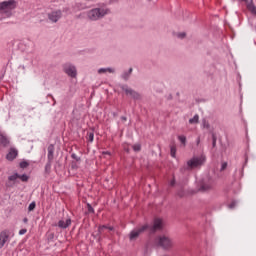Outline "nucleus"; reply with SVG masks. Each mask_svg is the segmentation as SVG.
I'll use <instances>...</instances> for the list:
<instances>
[{
	"mask_svg": "<svg viewBox=\"0 0 256 256\" xmlns=\"http://www.w3.org/2000/svg\"><path fill=\"white\" fill-rule=\"evenodd\" d=\"M180 195V197H183V194H179Z\"/></svg>",
	"mask_w": 256,
	"mask_h": 256,
	"instance_id": "44",
	"label": "nucleus"
},
{
	"mask_svg": "<svg viewBox=\"0 0 256 256\" xmlns=\"http://www.w3.org/2000/svg\"><path fill=\"white\" fill-rule=\"evenodd\" d=\"M110 10L107 8H93L89 10L86 15L90 21H99L103 19L105 15H109Z\"/></svg>",
	"mask_w": 256,
	"mask_h": 256,
	"instance_id": "2",
	"label": "nucleus"
},
{
	"mask_svg": "<svg viewBox=\"0 0 256 256\" xmlns=\"http://www.w3.org/2000/svg\"><path fill=\"white\" fill-rule=\"evenodd\" d=\"M19 155V150L17 148H10L8 153L6 154V159L7 161H15Z\"/></svg>",
	"mask_w": 256,
	"mask_h": 256,
	"instance_id": "12",
	"label": "nucleus"
},
{
	"mask_svg": "<svg viewBox=\"0 0 256 256\" xmlns=\"http://www.w3.org/2000/svg\"><path fill=\"white\" fill-rule=\"evenodd\" d=\"M147 229H149V224H144L143 226L132 230L129 234L130 241H135L136 239H138L139 235L145 233V231H147Z\"/></svg>",
	"mask_w": 256,
	"mask_h": 256,
	"instance_id": "6",
	"label": "nucleus"
},
{
	"mask_svg": "<svg viewBox=\"0 0 256 256\" xmlns=\"http://www.w3.org/2000/svg\"><path fill=\"white\" fill-rule=\"evenodd\" d=\"M200 143H201V137H198V138L196 139V145L199 146Z\"/></svg>",
	"mask_w": 256,
	"mask_h": 256,
	"instance_id": "38",
	"label": "nucleus"
},
{
	"mask_svg": "<svg viewBox=\"0 0 256 256\" xmlns=\"http://www.w3.org/2000/svg\"><path fill=\"white\" fill-rule=\"evenodd\" d=\"M148 229L151 233H155V231H161V229H163V220H161V218H155L153 226H149Z\"/></svg>",
	"mask_w": 256,
	"mask_h": 256,
	"instance_id": "10",
	"label": "nucleus"
},
{
	"mask_svg": "<svg viewBox=\"0 0 256 256\" xmlns=\"http://www.w3.org/2000/svg\"><path fill=\"white\" fill-rule=\"evenodd\" d=\"M63 71L68 75V77H71L72 79H75L77 77V67L71 63H66L63 65Z\"/></svg>",
	"mask_w": 256,
	"mask_h": 256,
	"instance_id": "7",
	"label": "nucleus"
},
{
	"mask_svg": "<svg viewBox=\"0 0 256 256\" xmlns=\"http://www.w3.org/2000/svg\"><path fill=\"white\" fill-rule=\"evenodd\" d=\"M235 205H237V202L233 201V202L229 205V208H230V209H234V208H235Z\"/></svg>",
	"mask_w": 256,
	"mask_h": 256,
	"instance_id": "35",
	"label": "nucleus"
},
{
	"mask_svg": "<svg viewBox=\"0 0 256 256\" xmlns=\"http://www.w3.org/2000/svg\"><path fill=\"white\" fill-rule=\"evenodd\" d=\"M178 139H179L180 143H182V145L187 144V137L181 135V136H178Z\"/></svg>",
	"mask_w": 256,
	"mask_h": 256,
	"instance_id": "26",
	"label": "nucleus"
},
{
	"mask_svg": "<svg viewBox=\"0 0 256 256\" xmlns=\"http://www.w3.org/2000/svg\"><path fill=\"white\" fill-rule=\"evenodd\" d=\"M177 153V148L175 146L170 147V155L171 157L175 158V155Z\"/></svg>",
	"mask_w": 256,
	"mask_h": 256,
	"instance_id": "25",
	"label": "nucleus"
},
{
	"mask_svg": "<svg viewBox=\"0 0 256 256\" xmlns=\"http://www.w3.org/2000/svg\"><path fill=\"white\" fill-rule=\"evenodd\" d=\"M51 163H53V161L48 160V162L45 165V171L46 173H51Z\"/></svg>",
	"mask_w": 256,
	"mask_h": 256,
	"instance_id": "21",
	"label": "nucleus"
},
{
	"mask_svg": "<svg viewBox=\"0 0 256 256\" xmlns=\"http://www.w3.org/2000/svg\"><path fill=\"white\" fill-rule=\"evenodd\" d=\"M131 73H133V68H129L128 71L123 72L121 77L124 79V81H129V78L131 77Z\"/></svg>",
	"mask_w": 256,
	"mask_h": 256,
	"instance_id": "16",
	"label": "nucleus"
},
{
	"mask_svg": "<svg viewBox=\"0 0 256 256\" xmlns=\"http://www.w3.org/2000/svg\"><path fill=\"white\" fill-rule=\"evenodd\" d=\"M122 91H124L126 93V95H128L129 97H132V99L139 101V99H141V94H139V92L129 88V86L127 85H122L121 86Z\"/></svg>",
	"mask_w": 256,
	"mask_h": 256,
	"instance_id": "8",
	"label": "nucleus"
},
{
	"mask_svg": "<svg viewBox=\"0 0 256 256\" xmlns=\"http://www.w3.org/2000/svg\"><path fill=\"white\" fill-rule=\"evenodd\" d=\"M88 212L95 213V210L93 209V207L90 204H88Z\"/></svg>",
	"mask_w": 256,
	"mask_h": 256,
	"instance_id": "33",
	"label": "nucleus"
},
{
	"mask_svg": "<svg viewBox=\"0 0 256 256\" xmlns=\"http://www.w3.org/2000/svg\"><path fill=\"white\" fill-rule=\"evenodd\" d=\"M104 229H109V231H113L114 228H113V226H109V227H107V226H100L98 228L99 233H103Z\"/></svg>",
	"mask_w": 256,
	"mask_h": 256,
	"instance_id": "23",
	"label": "nucleus"
},
{
	"mask_svg": "<svg viewBox=\"0 0 256 256\" xmlns=\"http://www.w3.org/2000/svg\"><path fill=\"white\" fill-rule=\"evenodd\" d=\"M190 125H197L199 123V115L195 114L193 118L189 119Z\"/></svg>",
	"mask_w": 256,
	"mask_h": 256,
	"instance_id": "17",
	"label": "nucleus"
},
{
	"mask_svg": "<svg viewBox=\"0 0 256 256\" xmlns=\"http://www.w3.org/2000/svg\"><path fill=\"white\" fill-rule=\"evenodd\" d=\"M227 169V162L222 163L220 171H225Z\"/></svg>",
	"mask_w": 256,
	"mask_h": 256,
	"instance_id": "32",
	"label": "nucleus"
},
{
	"mask_svg": "<svg viewBox=\"0 0 256 256\" xmlns=\"http://www.w3.org/2000/svg\"><path fill=\"white\" fill-rule=\"evenodd\" d=\"M247 9L250 10L253 15H256V6L253 4V2L247 4Z\"/></svg>",
	"mask_w": 256,
	"mask_h": 256,
	"instance_id": "18",
	"label": "nucleus"
},
{
	"mask_svg": "<svg viewBox=\"0 0 256 256\" xmlns=\"http://www.w3.org/2000/svg\"><path fill=\"white\" fill-rule=\"evenodd\" d=\"M186 35H187V34H185L184 32H182V33H178V34H177V37H178L179 39H185Z\"/></svg>",
	"mask_w": 256,
	"mask_h": 256,
	"instance_id": "30",
	"label": "nucleus"
},
{
	"mask_svg": "<svg viewBox=\"0 0 256 256\" xmlns=\"http://www.w3.org/2000/svg\"><path fill=\"white\" fill-rule=\"evenodd\" d=\"M15 9H17V2L15 0L0 2V15H4V17H11Z\"/></svg>",
	"mask_w": 256,
	"mask_h": 256,
	"instance_id": "1",
	"label": "nucleus"
},
{
	"mask_svg": "<svg viewBox=\"0 0 256 256\" xmlns=\"http://www.w3.org/2000/svg\"><path fill=\"white\" fill-rule=\"evenodd\" d=\"M54 153H55V146L53 144H50L48 146V161H53Z\"/></svg>",
	"mask_w": 256,
	"mask_h": 256,
	"instance_id": "15",
	"label": "nucleus"
},
{
	"mask_svg": "<svg viewBox=\"0 0 256 256\" xmlns=\"http://www.w3.org/2000/svg\"><path fill=\"white\" fill-rule=\"evenodd\" d=\"M71 226V218H67L66 220H59L58 227L60 229H67V227Z\"/></svg>",
	"mask_w": 256,
	"mask_h": 256,
	"instance_id": "13",
	"label": "nucleus"
},
{
	"mask_svg": "<svg viewBox=\"0 0 256 256\" xmlns=\"http://www.w3.org/2000/svg\"><path fill=\"white\" fill-rule=\"evenodd\" d=\"M17 179H19V173H14L8 177V181H17Z\"/></svg>",
	"mask_w": 256,
	"mask_h": 256,
	"instance_id": "22",
	"label": "nucleus"
},
{
	"mask_svg": "<svg viewBox=\"0 0 256 256\" xmlns=\"http://www.w3.org/2000/svg\"><path fill=\"white\" fill-rule=\"evenodd\" d=\"M121 120H122V121H127V117L122 116V117H121Z\"/></svg>",
	"mask_w": 256,
	"mask_h": 256,
	"instance_id": "41",
	"label": "nucleus"
},
{
	"mask_svg": "<svg viewBox=\"0 0 256 256\" xmlns=\"http://www.w3.org/2000/svg\"><path fill=\"white\" fill-rule=\"evenodd\" d=\"M20 167L21 169H27V167H29V162L27 161L20 162Z\"/></svg>",
	"mask_w": 256,
	"mask_h": 256,
	"instance_id": "27",
	"label": "nucleus"
},
{
	"mask_svg": "<svg viewBox=\"0 0 256 256\" xmlns=\"http://www.w3.org/2000/svg\"><path fill=\"white\" fill-rule=\"evenodd\" d=\"M133 150H134V151H141V144H135V145L133 146Z\"/></svg>",
	"mask_w": 256,
	"mask_h": 256,
	"instance_id": "29",
	"label": "nucleus"
},
{
	"mask_svg": "<svg viewBox=\"0 0 256 256\" xmlns=\"http://www.w3.org/2000/svg\"><path fill=\"white\" fill-rule=\"evenodd\" d=\"M104 155H111V152L109 151H106V152H103Z\"/></svg>",
	"mask_w": 256,
	"mask_h": 256,
	"instance_id": "42",
	"label": "nucleus"
},
{
	"mask_svg": "<svg viewBox=\"0 0 256 256\" xmlns=\"http://www.w3.org/2000/svg\"><path fill=\"white\" fill-rule=\"evenodd\" d=\"M18 179H20L23 183H27V181H29V176H27V174H22L18 176Z\"/></svg>",
	"mask_w": 256,
	"mask_h": 256,
	"instance_id": "20",
	"label": "nucleus"
},
{
	"mask_svg": "<svg viewBox=\"0 0 256 256\" xmlns=\"http://www.w3.org/2000/svg\"><path fill=\"white\" fill-rule=\"evenodd\" d=\"M241 1H246L247 2V0H241Z\"/></svg>",
	"mask_w": 256,
	"mask_h": 256,
	"instance_id": "45",
	"label": "nucleus"
},
{
	"mask_svg": "<svg viewBox=\"0 0 256 256\" xmlns=\"http://www.w3.org/2000/svg\"><path fill=\"white\" fill-rule=\"evenodd\" d=\"M71 157H72V159H76V161H79V158H77L76 154H72Z\"/></svg>",
	"mask_w": 256,
	"mask_h": 256,
	"instance_id": "40",
	"label": "nucleus"
},
{
	"mask_svg": "<svg viewBox=\"0 0 256 256\" xmlns=\"http://www.w3.org/2000/svg\"><path fill=\"white\" fill-rule=\"evenodd\" d=\"M205 161H207V157L203 154L200 156H194L187 161L186 169L188 171H191V169H197L198 167H202V165H205Z\"/></svg>",
	"mask_w": 256,
	"mask_h": 256,
	"instance_id": "4",
	"label": "nucleus"
},
{
	"mask_svg": "<svg viewBox=\"0 0 256 256\" xmlns=\"http://www.w3.org/2000/svg\"><path fill=\"white\" fill-rule=\"evenodd\" d=\"M28 221H29V219H27V218L23 219V223H28Z\"/></svg>",
	"mask_w": 256,
	"mask_h": 256,
	"instance_id": "43",
	"label": "nucleus"
},
{
	"mask_svg": "<svg viewBox=\"0 0 256 256\" xmlns=\"http://www.w3.org/2000/svg\"><path fill=\"white\" fill-rule=\"evenodd\" d=\"M107 73H115V69L113 68H106Z\"/></svg>",
	"mask_w": 256,
	"mask_h": 256,
	"instance_id": "34",
	"label": "nucleus"
},
{
	"mask_svg": "<svg viewBox=\"0 0 256 256\" xmlns=\"http://www.w3.org/2000/svg\"><path fill=\"white\" fill-rule=\"evenodd\" d=\"M202 127H203L204 129H210L211 125L209 124V121L203 119V120H202Z\"/></svg>",
	"mask_w": 256,
	"mask_h": 256,
	"instance_id": "24",
	"label": "nucleus"
},
{
	"mask_svg": "<svg viewBox=\"0 0 256 256\" xmlns=\"http://www.w3.org/2000/svg\"><path fill=\"white\" fill-rule=\"evenodd\" d=\"M217 145V138L215 136L213 137L212 147H215Z\"/></svg>",
	"mask_w": 256,
	"mask_h": 256,
	"instance_id": "36",
	"label": "nucleus"
},
{
	"mask_svg": "<svg viewBox=\"0 0 256 256\" xmlns=\"http://www.w3.org/2000/svg\"><path fill=\"white\" fill-rule=\"evenodd\" d=\"M87 139L89 141V143H93L94 139H95V133L93 132H88L87 133Z\"/></svg>",
	"mask_w": 256,
	"mask_h": 256,
	"instance_id": "19",
	"label": "nucleus"
},
{
	"mask_svg": "<svg viewBox=\"0 0 256 256\" xmlns=\"http://www.w3.org/2000/svg\"><path fill=\"white\" fill-rule=\"evenodd\" d=\"M35 207H36L35 202L30 203L28 206V211H33L35 209Z\"/></svg>",
	"mask_w": 256,
	"mask_h": 256,
	"instance_id": "28",
	"label": "nucleus"
},
{
	"mask_svg": "<svg viewBox=\"0 0 256 256\" xmlns=\"http://www.w3.org/2000/svg\"><path fill=\"white\" fill-rule=\"evenodd\" d=\"M155 245L161 247V249H164L165 251H169V249H173L175 243L173 242V239L169 238L168 236L162 235L156 237Z\"/></svg>",
	"mask_w": 256,
	"mask_h": 256,
	"instance_id": "3",
	"label": "nucleus"
},
{
	"mask_svg": "<svg viewBox=\"0 0 256 256\" xmlns=\"http://www.w3.org/2000/svg\"><path fill=\"white\" fill-rule=\"evenodd\" d=\"M98 73H99V75H101L103 73H107V68H100V69H98Z\"/></svg>",
	"mask_w": 256,
	"mask_h": 256,
	"instance_id": "31",
	"label": "nucleus"
},
{
	"mask_svg": "<svg viewBox=\"0 0 256 256\" xmlns=\"http://www.w3.org/2000/svg\"><path fill=\"white\" fill-rule=\"evenodd\" d=\"M213 185H215V180L211 176H206L202 179L198 191L201 193H207V191H211V189H213Z\"/></svg>",
	"mask_w": 256,
	"mask_h": 256,
	"instance_id": "5",
	"label": "nucleus"
},
{
	"mask_svg": "<svg viewBox=\"0 0 256 256\" xmlns=\"http://www.w3.org/2000/svg\"><path fill=\"white\" fill-rule=\"evenodd\" d=\"M61 17H63V12H61V10H56L48 13V19L49 21H51V23H57V21H59Z\"/></svg>",
	"mask_w": 256,
	"mask_h": 256,
	"instance_id": "9",
	"label": "nucleus"
},
{
	"mask_svg": "<svg viewBox=\"0 0 256 256\" xmlns=\"http://www.w3.org/2000/svg\"><path fill=\"white\" fill-rule=\"evenodd\" d=\"M5 243H9V230L0 232V249L5 247Z\"/></svg>",
	"mask_w": 256,
	"mask_h": 256,
	"instance_id": "11",
	"label": "nucleus"
},
{
	"mask_svg": "<svg viewBox=\"0 0 256 256\" xmlns=\"http://www.w3.org/2000/svg\"><path fill=\"white\" fill-rule=\"evenodd\" d=\"M25 233H27V229H21L19 231V235H25Z\"/></svg>",
	"mask_w": 256,
	"mask_h": 256,
	"instance_id": "37",
	"label": "nucleus"
},
{
	"mask_svg": "<svg viewBox=\"0 0 256 256\" xmlns=\"http://www.w3.org/2000/svg\"><path fill=\"white\" fill-rule=\"evenodd\" d=\"M11 145V141L7 136L0 134V147H9Z\"/></svg>",
	"mask_w": 256,
	"mask_h": 256,
	"instance_id": "14",
	"label": "nucleus"
},
{
	"mask_svg": "<svg viewBox=\"0 0 256 256\" xmlns=\"http://www.w3.org/2000/svg\"><path fill=\"white\" fill-rule=\"evenodd\" d=\"M175 186V179H172L171 181H170V187H174Z\"/></svg>",
	"mask_w": 256,
	"mask_h": 256,
	"instance_id": "39",
	"label": "nucleus"
}]
</instances>
